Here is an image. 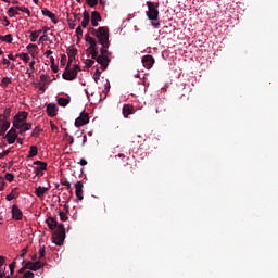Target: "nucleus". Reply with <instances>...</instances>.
Segmentation results:
<instances>
[{"label": "nucleus", "mask_w": 278, "mask_h": 278, "mask_svg": "<svg viewBox=\"0 0 278 278\" xmlns=\"http://www.w3.org/2000/svg\"><path fill=\"white\" fill-rule=\"evenodd\" d=\"M49 40V37L47 35H43L39 38V42H47Z\"/></svg>", "instance_id": "5fc2aeb1"}, {"label": "nucleus", "mask_w": 278, "mask_h": 278, "mask_svg": "<svg viewBox=\"0 0 278 278\" xmlns=\"http://www.w3.org/2000/svg\"><path fill=\"white\" fill-rule=\"evenodd\" d=\"M16 10H18V12H24V14H27V16H31V11H29V9L26 7H16Z\"/></svg>", "instance_id": "7c9ffc66"}, {"label": "nucleus", "mask_w": 278, "mask_h": 278, "mask_svg": "<svg viewBox=\"0 0 278 278\" xmlns=\"http://www.w3.org/2000/svg\"><path fill=\"white\" fill-rule=\"evenodd\" d=\"M61 66H66V54L61 55Z\"/></svg>", "instance_id": "3c124183"}, {"label": "nucleus", "mask_w": 278, "mask_h": 278, "mask_svg": "<svg viewBox=\"0 0 278 278\" xmlns=\"http://www.w3.org/2000/svg\"><path fill=\"white\" fill-rule=\"evenodd\" d=\"M30 34V42H36V40H38V33H35V31H29Z\"/></svg>", "instance_id": "4c0bfd02"}, {"label": "nucleus", "mask_w": 278, "mask_h": 278, "mask_svg": "<svg viewBox=\"0 0 278 278\" xmlns=\"http://www.w3.org/2000/svg\"><path fill=\"white\" fill-rule=\"evenodd\" d=\"M5 264V256H0V267Z\"/></svg>", "instance_id": "e2e57ef3"}, {"label": "nucleus", "mask_w": 278, "mask_h": 278, "mask_svg": "<svg viewBox=\"0 0 278 278\" xmlns=\"http://www.w3.org/2000/svg\"><path fill=\"white\" fill-rule=\"evenodd\" d=\"M65 239L66 228L64 227V224H59L56 231H54L52 235V242L56 244V247H62Z\"/></svg>", "instance_id": "7ed1b4c3"}, {"label": "nucleus", "mask_w": 278, "mask_h": 278, "mask_svg": "<svg viewBox=\"0 0 278 278\" xmlns=\"http://www.w3.org/2000/svg\"><path fill=\"white\" fill-rule=\"evenodd\" d=\"M8 14L9 16L12 18L14 16H18V9H16V7H11L9 10H8Z\"/></svg>", "instance_id": "a878e982"}, {"label": "nucleus", "mask_w": 278, "mask_h": 278, "mask_svg": "<svg viewBox=\"0 0 278 278\" xmlns=\"http://www.w3.org/2000/svg\"><path fill=\"white\" fill-rule=\"evenodd\" d=\"M77 55V49L76 48H68L67 49V56L68 58H75Z\"/></svg>", "instance_id": "72a5a7b5"}, {"label": "nucleus", "mask_w": 278, "mask_h": 278, "mask_svg": "<svg viewBox=\"0 0 278 278\" xmlns=\"http://www.w3.org/2000/svg\"><path fill=\"white\" fill-rule=\"evenodd\" d=\"M11 214L13 220H23V211L18 207V205L13 204L11 208Z\"/></svg>", "instance_id": "1a4fd4ad"}, {"label": "nucleus", "mask_w": 278, "mask_h": 278, "mask_svg": "<svg viewBox=\"0 0 278 278\" xmlns=\"http://www.w3.org/2000/svg\"><path fill=\"white\" fill-rule=\"evenodd\" d=\"M90 48L87 49V51H89L91 59L97 58V55L99 54V47H97V39L94 41H91Z\"/></svg>", "instance_id": "dca6fc26"}, {"label": "nucleus", "mask_w": 278, "mask_h": 278, "mask_svg": "<svg viewBox=\"0 0 278 278\" xmlns=\"http://www.w3.org/2000/svg\"><path fill=\"white\" fill-rule=\"evenodd\" d=\"M98 42L102 46V48L100 49V54L98 53L97 58L93 60L100 64L102 71H108V66H110V62L112 61L110 59L112 52L108 51V49H110V38L100 39Z\"/></svg>", "instance_id": "f257e3e1"}, {"label": "nucleus", "mask_w": 278, "mask_h": 278, "mask_svg": "<svg viewBox=\"0 0 278 278\" xmlns=\"http://www.w3.org/2000/svg\"><path fill=\"white\" fill-rule=\"evenodd\" d=\"M76 36L77 38H81V36H84V30L81 29V26H78L76 28Z\"/></svg>", "instance_id": "c03bdc74"}, {"label": "nucleus", "mask_w": 278, "mask_h": 278, "mask_svg": "<svg viewBox=\"0 0 278 278\" xmlns=\"http://www.w3.org/2000/svg\"><path fill=\"white\" fill-rule=\"evenodd\" d=\"M141 62H142L144 68H148V71H149V70L153 68V65L155 64V59L153 58V55L148 54L142 58Z\"/></svg>", "instance_id": "6e6552de"}, {"label": "nucleus", "mask_w": 278, "mask_h": 278, "mask_svg": "<svg viewBox=\"0 0 278 278\" xmlns=\"http://www.w3.org/2000/svg\"><path fill=\"white\" fill-rule=\"evenodd\" d=\"M27 116H29V113L25 112V111H20L15 116H14V121H13V125L14 123H18L20 125L25 123V121H27Z\"/></svg>", "instance_id": "f8f14e48"}, {"label": "nucleus", "mask_w": 278, "mask_h": 278, "mask_svg": "<svg viewBox=\"0 0 278 278\" xmlns=\"http://www.w3.org/2000/svg\"><path fill=\"white\" fill-rule=\"evenodd\" d=\"M34 166H37L36 168L39 170H47V162L35 161Z\"/></svg>", "instance_id": "5701e85b"}, {"label": "nucleus", "mask_w": 278, "mask_h": 278, "mask_svg": "<svg viewBox=\"0 0 278 278\" xmlns=\"http://www.w3.org/2000/svg\"><path fill=\"white\" fill-rule=\"evenodd\" d=\"M90 123V115L86 112H81L80 116L75 119L76 127H84V125H88Z\"/></svg>", "instance_id": "423d86ee"}, {"label": "nucleus", "mask_w": 278, "mask_h": 278, "mask_svg": "<svg viewBox=\"0 0 278 278\" xmlns=\"http://www.w3.org/2000/svg\"><path fill=\"white\" fill-rule=\"evenodd\" d=\"M22 60H23V62H29V60H30V58H29V54H27V53H22Z\"/></svg>", "instance_id": "8fccbe9b"}, {"label": "nucleus", "mask_w": 278, "mask_h": 278, "mask_svg": "<svg viewBox=\"0 0 278 278\" xmlns=\"http://www.w3.org/2000/svg\"><path fill=\"white\" fill-rule=\"evenodd\" d=\"M62 186H65L67 190H71V184L68 182V180L62 181Z\"/></svg>", "instance_id": "4d7b16f0"}, {"label": "nucleus", "mask_w": 278, "mask_h": 278, "mask_svg": "<svg viewBox=\"0 0 278 278\" xmlns=\"http://www.w3.org/2000/svg\"><path fill=\"white\" fill-rule=\"evenodd\" d=\"M26 49L29 51V53H31V50H36L38 49V46L35 43H29Z\"/></svg>", "instance_id": "a18cd8bd"}, {"label": "nucleus", "mask_w": 278, "mask_h": 278, "mask_svg": "<svg viewBox=\"0 0 278 278\" xmlns=\"http://www.w3.org/2000/svg\"><path fill=\"white\" fill-rule=\"evenodd\" d=\"M40 79H41V81H48L49 80V76L45 75V74H41L40 75Z\"/></svg>", "instance_id": "13d9d810"}, {"label": "nucleus", "mask_w": 278, "mask_h": 278, "mask_svg": "<svg viewBox=\"0 0 278 278\" xmlns=\"http://www.w3.org/2000/svg\"><path fill=\"white\" fill-rule=\"evenodd\" d=\"M85 40H86V42H88V43L90 45V43L93 42L96 39L92 38L89 34H86V35H85Z\"/></svg>", "instance_id": "de8ad7c7"}, {"label": "nucleus", "mask_w": 278, "mask_h": 278, "mask_svg": "<svg viewBox=\"0 0 278 278\" xmlns=\"http://www.w3.org/2000/svg\"><path fill=\"white\" fill-rule=\"evenodd\" d=\"M72 71H75V73H77L78 71H81V68L79 67V65L76 64V65H74Z\"/></svg>", "instance_id": "69168bd1"}, {"label": "nucleus", "mask_w": 278, "mask_h": 278, "mask_svg": "<svg viewBox=\"0 0 278 278\" xmlns=\"http://www.w3.org/2000/svg\"><path fill=\"white\" fill-rule=\"evenodd\" d=\"M46 112L48 116H58V105H55L54 103H49L46 108Z\"/></svg>", "instance_id": "2eb2a0df"}, {"label": "nucleus", "mask_w": 278, "mask_h": 278, "mask_svg": "<svg viewBox=\"0 0 278 278\" xmlns=\"http://www.w3.org/2000/svg\"><path fill=\"white\" fill-rule=\"evenodd\" d=\"M86 65L88 68H92L94 66V59H87Z\"/></svg>", "instance_id": "79ce46f5"}, {"label": "nucleus", "mask_w": 278, "mask_h": 278, "mask_svg": "<svg viewBox=\"0 0 278 278\" xmlns=\"http://www.w3.org/2000/svg\"><path fill=\"white\" fill-rule=\"evenodd\" d=\"M10 114H12V109L7 108L3 114H0L2 121H8L10 118Z\"/></svg>", "instance_id": "bb28decb"}, {"label": "nucleus", "mask_w": 278, "mask_h": 278, "mask_svg": "<svg viewBox=\"0 0 278 278\" xmlns=\"http://www.w3.org/2000/svg\"><path fill=\"white\" fill-rule=\"evenodd\" d=\"M68 27L70 29H75V27H77V24H75V22H70Z\"/></svg>", "instance_id": "052dcab7"}, {"label": "nucleus", "mask_w": 278, "mask_h": 278, "mask_svg": "<svg viewBox=\"0 0 278 278\" xmlns=\"http://www.w3.org/2000/svg\"><path fill=\"white\" fill-rule=\"evenodd\" d=\"M13 127H15V129H20V134H25V131H29V129H31V124L27 122H23L22 124L14 123Z\"/></svg>", "instance_id": "ddd939ff"}, {"label": "nucleus", "mask_w": 278, "mask_h": 278, "mask_svg": "<svg viewBox=\"0 0 278 278\" xmlns=\"http://www.w3.org/2000/svg\"><path fill=\"white\" fill-rule=\"evenodd\" d=\"M26 267H28V270H33V273H36L37 270H40V268L45 267V263H41L40 261H28L26 262Z\"/></svg>", "instance_id": "0eeeda50"}, {"label": "nucleus", "mask_w": 278, "mask_h": 278, "mask_svg": "<svg viewBox=\"0 0 278 278\" xmlns=\"http://www.w3.org/2000/svg\"><path fill=\"white\" fill-rule=\"evenodd\" d=\"M49 191V188L47 187H37L35 189V194L36 197H38L39 199H42V197H45V193Z\"/></svg>", "instance_id": "412c9836"}, {"label": "nucleus", "mask_w": 278, "mask_h": 278, "mask_svg": "<svg viewBox=\"0 0 278 278\" xmlns=\"http://www.w3.org/2000/svg\"><path fill=\"white\" fill-rule=\"evenodd\" d=\"M40 131H42V129L36 127L31 132L33 138H38L40 136Z\"/></svg>", "instance_id": "58836bf2"}, {"label": "nucleus", "mask_w": 278, "mask_h": 278, "mask_svg": "<svg viewBox=\"0 0 278 278\" xmlns=\"http://www.w3.org/2000/svg\"><path fill=\"white\" fill-rule=\"evenodd\" d=\"M101 13L99 11H93L91 13V25L92 27H99V22H101Z\"/></svg>", "instance_id": "4468645a"}, {"label": "nucleus", "mask_w": 278, "mask_h": 278, "mask_svg": "<svg viewBox=\"0 0 278 278\" xmlns=\"http://www.w3.org/2000/svg\"><path fill=\"white\" fill-rule=\"evenodd\" d=\"M79 164H80V166H87L88 165V161H86V159H80Z\"/></svg>", "instance_id": "bf43d9fd"}, {"label": "nucleus", "mask_w": 278, "mask_h": 278, "mask_svg": "<svg viewBox=\"0 0 278 278\" xmlns=\"http://www.w3.org/2000/svg\"><path fill=\"white\" fill-rule=\"evenodd\" d=\"M3 117L0 116V129H4V131H8L10 129V122L9 119H2Z\"/></svg>", "instance_id": "4be33fe9"}, {"label": "nucleus", "mask_w": 278, "mask_h": 278, "mask_svg": "<svg viewBox=\"0 0 278 278\" xmlns=\"http://www.w3.org/2000/svg\"><path fill=\"white\" fill-rule=\"evenodd\" d=\"M0 40L2 42H8V45H12V40H14V38H13L12 34H9V35H5V36L0 35Z\"/></svg>", "instance_id": "b1692460"}, {"label": "nucleus", "mask_w": 278, "mask_h": 278, "mask_svg": "<svg viewBox=\"0 0 278 278\" xmlns=\"http://www.w3.org/2000/svg\"><path fill=\"white\" fill-rule=\"evenodd\" d=\"M36 65V61H31L29 63V68H30V72L29 70H27L26 74L28 75V77H31V74L36 71V68L34 67Z\"/></svg>", "instance_id": "473e14b6"}, {"label": "nucleus", "mask_w": 278, "mask_h": 278, "mask_svg": "<svg viewBox=\"0 0 278 278\" xmlns=\"http://www.w3.org/2000/svg\"><path fill=\"white\" fill-rule=\"evenodd\" d=\"M4 138H7V142H9V144H14V142H16V139L18 138V134H16V130L14 128H11L7 132Z\"/></svg>", "instance_id": "9d476101"}, {"label": "nucleus", "mask_w": 278, "mask_h": 278, "mask_svg": "<svg viewBox=\"0 0 278 278\" xmlns=\"http://www.w3.org/2000/svg\"><path fill=\"white\" fill-rule=\"evenodd\" d=\"M100 77H101V71L96 70V73L93 75V79H94L96 84H99Z\"/></svg>", "instance_id": "a19ab883"}, {"label": "nucleus", "mask_w": 278, "mask_h": 278, "mask_svg": "<svg viewBox=\"0 0 278 278\" xmlns=\"http://www.w3.org/2000/svg\"><path fill=\"white\" fill-rule=\"evenodd\" d=\"M9 268H10L11 275H14V269L16 268V262H12V263L9 265Z\"/></svg>", "instance_id": "09e8293b"}, {"label": "nucleus", "mask_w": 278, "mask_h": 278, "mask_svg": "<svg viewBox=\"0 0 278 278\" xmlns=\"http://www.w3.org/2000/svg\"><path fill=\"white\" fill-rule=\"evenodd\" d=\"M86 3L89 5V8H94L99 4V0H86Z\"/></svg>", "instance_id": "e433bc0d"}, {"label": "nucleus", "mask_w": 278, "mask_h": 278, "mask_svg": "<svg viewBox=\"0 0 278 278\" xmlns=\"http://www.w3.org/2000/svg\"><path fill=\"white\" fill-rule=\"evenodd\" d=\"M18 198V193L14 192V190H12V192H10L5 199L7 201H12L13 199H17Z\"/></svg>", "instance_id": "f704fd0d"}, {"label": "nucleus", "mask_w": 278, "mask_h": 278, "mask_svg": "<svg viewBox=\"0 0 278 278\" xmlns=\"http://www.w3.org/2000/svg\"><path fill=\"white\" fill-rule=\"evenodd\" d=\"M36 275L33 271H26L23 275V278H34Z\"/></svg>", "instance_id": "49530a36"}, {"label": "nucleus", "mask_w": 278, "mask_h": 278, "mask_svg": "<svg viewBox=\"0 0 278 278\" xmlns=\"http://www.w3.org/2000/svg\"><path fill=\"white\" fill-rule=\"evenodd\" d=\"M36 155H38V147L31 146L28 157H36Z\"/></svg>", "instance_id": "c85d7f7f"}, {"label": "nucleus", "mask_w": 278, "mask_h": 278, "mask_svg": "<svg viewBox=\"0 0 278 278\" xmlns=\"http://www.w3.org/2000/svg\"><path fill=\"white\" fill-rule=\"evenodd\" d=\"M59 216L60 220H62L63 223H66V220H68V215L63 211H59Z\"/></svg>", "instance_id": "c9c22d12"}, {"label": "nucleus", "mask_w": 278, "mask_h": 278, "mask_svg": "<svg viewBox=\"0 0 278 278\" xmlns=\"http://www.w3.org/2000/svg\"><path fill=\"white\" fill-rule=\"evenodd\" d=\"M75 194L78 201H84V182L77 181L75 184Z\"/></svg>", "instance_id": "9b49d317"}, {"label": "nucleus", "mask_w": 278, "mask_h": 278, "mask_svg": "<svg viewBox=\"0 0 278 278\" xmlns=\"http://www.w3.org/2000/svg\"><path fill=\"white\" fill-rule=\"evenodd\" d=\"M68 103H71V99H67V98H59L58 99V104L61 108H66V105H68Z\"/></svg>", "instance_id": "393cba45"}, {"label": "nucleus", "mask_w": 278, "mask_h": 278, "mask_svg": "<svg viewBox=\"0 0 278 278\" xmlns=\"http://www.w3.org/2000/svg\"><path fill=\"white\" fill-rule=\"evenodd\" d=\"M146 5L148 11L146 12L147 17L149 21H152L151 25L154 29H160V2H151L147 1Z\"/></svg>", "instance_id": "f03ea898"}, {"label": "nucleus", "mask_w": 278, "mask_h": 278, "mask_svg": "<svg viewBox=\"0 0 278 278\" xmlns=\"http://www.w3.org/2000/svg\"><path fill=\"white\" fill-rule=\"evenodd\" d=\"M41 13L43 14V16H48V18H50V21H52L54 25H58V18L55 17V14L49 11V9H43Z\"/></svg>", "instance_id": "a211bd4d"}, {"label": "nucleus", "mask_w": 278, "mask_h": 278, "mask_svg": "<svg viewBox=\"0 0 278 278\" xmlns=\"http://www.w3.org/2000/svg\"><path fill=\"white\" fill-rule=\"evenodd\" d=\"M9 84H12V79L9 78V77H3L2 80H1L0 86H1L2 88H8V85H9Z\"/></svg>", "instance_id": "c756f323"}, {"label": "nucleus", "mask_w": 278, "mask_h": 278, "mask_svg": "<svg viewBox=\"0 0 278 278\" xmlns=\"http://www.w3.org/2000/svg\"><path fill=\"white\" fill-rule=\"evenodd\" d=\"M22 264H24V266L18 270L20 275H23V274H25V270H28L27 263H25V261H23Z\"/></svg>", "instance_id": "37998d69"}, {"label": "nucleus", "mask_w": 278, "mask_h": 278, "mask_svg": "<svg viewBox=\"0 0 278 278\" xmlns=\"http://www.w3.org/2000/svg\"><path fill=\"white\" fill-rule=\"evenodd\" d=\"M4 179H7V181L12 184L14 181V174L7 173L4 176Z\"/></svg>", "instance_id": "ea45409f"}, {"label": "nucleus", "mask_w": 278, "mask_h": 278, "mask_svg": "<svg viewBox=\"0 0 278 278\" xmlns=\"http://www.w3.org/2000/svg\"><path fill=\"white\" fill-rule=\"evenodd\" d=\"M25 255H27V248H24V249L22 250L21 257H25Z\"/></svg>", "instance_id": "338daca9"}, {"label": "nucleus", "mask_w": 278, "mask_h": 278, "mask_svg": "<svg viewBox=\"0 0 278 278\" xmlns=\"http://www.w3.org/2000/svg\"><path fill=\"white\" fill-rule=\"evenodd\" d=\"M51 130H52L54 134H58L59 128L56 127L55 124L51 123Z\"/></svg>", "instance_id": "6e6d98bb"}, {"label": "nucleus", "mask_w": 278, "mask_h": 278, "mask_svg": "<svg viewBox=\"0 0 278 278\" xmlns=\"http://www.w3.org/2000/svg\"><path fill=\"white\" fill-rule=\"evenodd\" d=\"M47 253V251L45 250V247H40L39 248V260L38 262H41L42 264H45V254Z\"/></svg>", "instance_id": "cd10ccee"}, {"label": "nucleus", "mask_w": 278, "mask_h": 278, "mask_svg": "<svg viewBox=\"0 0 278 278\" xmlns=\"http://www.w3.org/2000/svg\"><path fill=\"white\" fill-rule=\"evenodd\" d=\"M52 73H58V65H51Z\"/></svg>", "instance_id": "774afa93"}, {"label": "nucleus", "mask_w": 278, "mask_h": 278, "mask_svg": "<svg viewBox=\"0 0 278 278\" xmlns=\"http://www.w3.org/2000/svg\"><path fill=\"white\" fill-rule=\"evenodd\" d=\"M104 90H106V92H110V80H106L104 85Z\"/></svg>", "instance_id": "680f3d73"}, {"label": "nucleus", "mask_w": 278, "mask_h": 278, "mask_svg": "<svg viewBox=\"0 0 278 278\" xmlns=\"http://www.w3.org/2000/svg\"><path fill=\"white\" fill-rule=\"evenodd\" d=\"M46 224L48 225V228L51 230V231H54V229H58V220H55V218L53 217H48L46 219Z\"/></svg>", "instance_id": "f3484780"}, {"label": "nucleus", "mask_w": 278, "mask_h": 278, "mask_svg": "<svg viewBox=\"0 0 278 278\" xmlns=\"http://www.w3.org/2000/svg\"><path fill=\"white\" fill-rule=\"evenodd\" d=\"M90 31L92 36H96V38H98V42L103 39L108 40V38H110V30L105 26L99 27L98 29L90 28Z\"/></svg>", "instance_id": "20e7f679"}, {"label": "nucleus", "mask_w": 278, "mask_h": 278, "mask_svg": "<svg viewBox=\"0 0 278 278\" xmlns=\"http://www.w3.org/2000/svg\"><path fill=\"white\" fill-rule=\"evenodd\" d=\"M9 153H10V149L4 150L2 153H0V160H3L5 155H8Z\"/></svg>", "instance_id": "603ef678"}, {"label": "nucleus", "mask_w": 278, "mask_h": 278, "mask_svg": "<svg viewBox=\"0 0 278 278\" xmlns=\"http://www.w3.org/2000/svg\"><path fill=\"white\" fill-rule=\"evenodd\" d=\"M2 64L10 66V71H14V68H16V65H14V63H11L8 59H2Z\"/></svg>", "instance_id": "2f4dec72"}, {"label": "nucleus", "mask_w": 278, "mask_h": 278, "mask_svg": "<svg viewBox=\"0 0 278 278\" xmlns=\"http://www.w3.org/2000/svg\"><path fill=\"white\" fill-rule=\"evenodd\" d=\"M89 24H90V13H88V11H85L83 13L81 27L86 29V27H88Z\"/></svg>", "instance_id": "aec40b11"}, {"label": "nucleus", "mask_w": 278, "mask_h": 278, "mask_svg": "<svg viewBox=\"0 0 278 278\" xmlns=\"http://www.w3.org/2000/svg\"><path fill=\"white\" fill-rule=\"evenodd\" d=\"M35 175H36V177H42V175H45V173L40 172V169L35 167Z\"/></svg>", "instance_id": "864d4df0"}, {"label": "nucleus", "mask_w": 278, "mask_h": 278, "mask_svg": "<svg viewBox=\"0 0 278 278\" xmlns=\"http://www.w3.org/2000/svg\"><path fill=\"white\" fill-rule=\"evenodd\" d=\"M62 77L65 81H74V79H77V72L71 70V65L67 64Z\"/></svg>", "instance_id": "39448f33"}, {"label": "nucleus", "mask_w": 278, "mask_h": 278, "mask_svg": "<svg viewBox=\"0 0 278 278\" xmlns=\"http://www.w3.org/2000/svg\"><path fill=\"white\" fill-rule=\"evenodd\" d=\"M134 114V105L125 104L123 106V116L124 118H128L129 115Z\"/></svg>", "instance_id": "6ab92c4d"}, {"label": "nucleus", "mask_w": 278, "mask_h": 278, "mask_svg": "<svg viewBox=\"0 0 278 278\" xmlns=\"http://www.w3.org/2000/svg\"><path fill=\"white\" fill-rule=\"evenodd\" d=\"M3 21H4V23H5L4 26H5V27H9V25H10V20H8V16H4V17H3Z\"/></svg>", "instance_id": "0e129e2a"}]
</instances>
